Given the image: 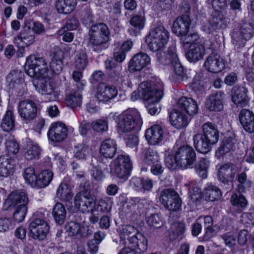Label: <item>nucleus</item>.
<instances>
[{"mask_svg":"<svg viewBox=\"0 0 254 254\" xmlns=\"http://www.w3.org/2000/svg\"><path fill=\"white\" fill-rule=\"evenodd\" d=\"M13 215V220L17 223L22 222L24 219L26 214L27 213V206H17L15 207Z\"/></svg>","mask_w":254,"mask_h":254,"instance_id":"nucleus-59","label":"nucleus"},{"mask_svg":"<svg viewBox=\"0 0 254 254\" xmlns=\"http://www.w3.org/2000/svg\"><path fill=\"white\" fill-rule=\"evenodd\" d=\"M109 75L110 79L114 82L119 84H123L127 79L126 77V72L123 70L122 65L119 64L116 65L114 68H112L109 71Z\"/></svg>","mask_w":254,"mask_h":254,"instance_id":"nucleus-33","label":"nucleus"},{"mask_svg":"<svg viewBox=\"0 0 254 254\" xmlns=\"http://www.w3.org/2000/svg\"><path fill=\"white\" fill-rule=\"evenodd\" d=\"M221 196L220 190L215 186L210 185L205 189L204 197L207 200L213 201L220 198Z\"/></svg>","mask_w":254,"mask_h":254,"instance_id":"nucleus-41","label":"nucleus"},{"mask_svg":"<svg viewBox=\"0 0 254 254\" xmlns=\"http://www.w3.org/2000/svg\"><path fill=\"white\" fill-rule=\"evenodd\" d=\"M117 144L114 139L108 138L103 141L100 147V153L105 158H112L116 153Z\"/></svg>","mask_w":254,"mask_h":254,"instance_id":"nucleus-27","label":"nucleus"},{"mask_svg":"<svg viewBox=\"0 0 254 254\" xmlns=\"http://www.w3.org/2000/svg\"><path fill=\"white\" fill-rule=\"evenodd\" d=\"M231 200L233 204L241 207H244L247 204V201L245 196L242 194H233Z\"/></svg>","mask_w":254,"mask_h":254,"instance_id":"nucleus-62","label":"nucleus"},{"mask_svg":"<svg viewBox=\"0 0 254 254\" xmlns=\"http://www.w3.org/2000/svg\"><path fill=\"white\" fill-rule=\"evenodd\" d=\"M191 20L188 14H183L173 23V31L177 35L187 34L189 31Z\"/></svg>","mask_w":254,"mask_h":254,"instance_id":"nucleus-18","label":"nucleus"},{"mask_svg":"<svg viewBox=\"0 0 254 254\" xmlns=\"http://www.w3.org/2000/svg\"><path fill=\"white\" fill-rule=\"evenodd\" d=\"M129 22L132 26L140 30L144 27L145 19L142 16L136 15L131 18Z\"/></svg>","mask_w":254,"mask_h":254,"instance_id":"nucleus-63","label":"nucleus"},{"mask_svg":"<svg viewBox=\"0 0 254 254\" xmlns=\"http://www.w3.org/2000/svg\"><path fill=\"white\" fill-rule=\"evenodd\" d=\"M57 196L61 200L68 201L71 199V189L66 183H61L57 190Z\"/></svg>","mask_w":254,"mask_h":254,"instance_id":"nucleus-39","label":"nucleus"},{"mask_svg":"<svg viewBox=\"0 0 254 254\" xmlns=\"http://www.w3.org/2000/svg\"><path fill=\"white\" fill-rule=\"evenodd\" d=\"M91 126L95 131L102 132L108 130L107 121L104 119H98L91 123Z\"/></svg>","mask_w":254,"mask_h":254,"instance_id":"nucleus-55","label":"nucleus"},{"mask_svg":"<svg viewBox=\"0 0 254 254\" xmlns=\"http://www.w3.org/2000/svg\"><path fill=\"white\" fill-rule=\"evenodd\" d=\"M209 166V161L206 158H201L195 165V170L197 174L203 178L207 177V169Z\"/></svg>","mask_w":254,"mask_h":254,"instance_id":"nucleus-47","label":"nucleus"},{"mask_svg":"<svg viewBox=\"0 0 254 254\" xmlns=\"http://www.w3.org/2000/svg\"><path fill=\"white\" fill-rule=\"evenodd\" d=\"M66 231L70 236L79 235L81 237H86L91 232H88V227L81 226L80 224L75 221H71L66 226Z\"/></svg>","mask_w":254,"mask_h":254,"instance_id":"nucleus-32","label":"nucleus"},{"mask_svg":"<svg viewBox=\"0 0 254 254\" xmlns=\"http://www.w3.org/2000/svg\"><path fill=\"white\" fill-rule=\"evenodd\" d=\"M24 74L22 72L17 70L12 71L7 76V81L9 84L14 85L15 83H20L24 81Z\"/></svg>","mask_w":254,"mask_h":254,"instance_id":"nucleus-54","label":"nucleus"},{"mask_svg":"<svg viewBox=\"0 0 254 254\" xmlns=\"http://www.w3.org/2000/svg\"><path fill=\"white\" fill-rule=\"evenodd\" d=\"M236 143V139L233 136H226L223 140L216 154L219 157L232 150Z\"/></svg>","mask_w":254,"mask_h":254,"instance_id":"nucleus-35","label":"nucleus"},{"mask_svg":"<svg viewBox=\"0 0 254 254\" xmlns=\"http://www.w3.org/2000/svg\"><path fill=\"white\" fill-rule=\"evenodd\" d=\"M164 162L166 166L170 170H174L178 165V163L176 161V153L174 155L170 154L169 151H167L165 153Z\"/></svg>","mask_w":254,"mask_h":254,"instance_id":"nucleus-60","label":"nucleus"},{"mask_svg":"<svg viewBox=\"0 0 254 254\" xmlns=\"http://www.w3.org/2000/svg\"><path fill=\"white\" fill-rule=\"evenodd\" d=\"M177 106L190 116H193L197 113V104L191 98L181 97L178 101Z\"/></svg>","mask_w":254,"mask_h":254,"instance_id":"nucleus-24","label":"nucleus"},{"mask_svg":"<svg viewBox=\"0 0 254 254\" xmlns=\"http://www.w3.org/2000/svg\"><path fill=\"white\" fill-rule=\"evenodd\" d=\"M170 121L172 126L177 128L185 127L188 124L187 117L180 111L174 110L170 114Z\"/></svg>","mask_w":254,"mask_h":254,"instance_id":"nucleus-29","label":"nucleus"},{"mask_svg":"<svg viewBox=\"0 0 254 254\" xmlns=\"http://www.w3.org/2000/svg\"><path fill=\"white\" fill-rule=\"evenodd\" d=\"M233 91L234 93L232 96V101L238 106H246L248 102L246 89L243 86H235Z\"/></svg>","mask_w":254,"mask_h":254,"instance_id":"nucleus-28","label":"nucleus"},{"mask_svg":"<svg viewBox=\"0 0 254 254\" xmlns=\"http://www.w3.org/2000/svg\"><path fill=\"white\" fill-rule=\"evenodd\" d=\"M129 246L132 249L137 248L143 252L147 249V241L142 233L137 232L134 237H133Z\"/></svg>","mask_w":254,"mask_h":254,"instance_id":"nucleus-36","label":"nucleus"},{"mask_svg":"<svg viewBox=\"0 0 254 254\" xmlns=\"http://www.w3.org/2000/svg\"><path fill=\"white\" fill-rule=\"evenodd\" d=\"M159 160V156L157 152L149 149L145 153L143 162L146 165H150L158 163Z\"/></svg>","mask_w":254,"mask_h":254,"instance_id":"nucleus-51","label":"nucleus"},{"mask_svg":"<svg viewBox=\"0 0 254 254\" xmlns=\"http://www.w3.org/2000/svg\"><path fill=\"white\" fill-rule=\"evenodd\" d=\"M144 200L138 197H130L127 199L125 204V208L127 213L136 212L139 209H141L143 206Z\"/></svg>","mask_w":254,"mask_h":254,"instance_id":"nucleus-38","label":"nucleus"},{"mask_svg":"<svg viewBox=\"0 0 254 254\" xmlns=\"http://www.w3.org/2000/svg\"><path fill=\"white\" fill-rule=\"evenodd\" d=\"M89 147L81 144L76 147L74 157L78 159H84L89 154Z\"/></svg>","mask_w":254,"mask_h":254,"instance_id":"nucleus-64","label":"nucleus"},{"mask_svg":"<svg viewBox=\"0 0 254 254\" xmlns=\"http://www.w3.org/2000/svg\"><path fill=\"white\" fill-rule=\"evenodd\" d=\"M204 65L208 71L213 73H218L224 68V60L217 54L211 55L207 58Z\"/></svg>","mask_w":254,"mask_h":254,"instance_id":"nucleus-19","label":"nucleus"},{"mask_svg":"<svg viewBox=\"0 0 254 254\" xmlns=\"http://www.w3.org/2000/svg\"><path fill=\"white\" fill-rule=\"evenodd\" d=\"M29 229L33 239L41 241L46 238L49 230V226L44 219L43 214L36 212L33 215Z\"/></svg>","mask_w":254,"mask_h":254,"instance_id":"nucleus-6","label":"nucleus"},{"mask_svg":"<svg viewBox=\"0 0 254 254\" xmlns=\"http://www.w3.org/2000/svg\"><path fill=\"white\" fill-rule=\"evenodd\" d=\"M232 41L238 48L245 46L248 39L242 35L239 29L234 30L231 33Z\"/></svg>","mask_w":254,"mask_h":254,"instance_id":"nucleus-48","label":"nucleus"},{"mask_svg":"<svg viewBox=\"0 0 254 254\" xmlns=\"http://www.w3.org/2000/svg\"><path fill=\"white\" fill-rule=\"evenodd\" d=\"M163 96L162 83L159 80L157 84L153 81L141 83L138 88V92L134 91L131 99L135 101L141 98L149 104L158 103Z\"/></svg>","mask_w":254,"mask_h":254,"instance_id":"nucleus-1","label":"nucleus"},{"mask_svg":"<svg viewBox=\"0 0 254 254\" xmlns=\"http://www.w3.org/2000/svg\"><path fill=\"white\" fill-rule=\"evenodd\" d=\"M88 64V59L86 53L84 51L78 52L75 57L74 66L78 69H84Z\"/></svg>","mask_w":254,"mask_h":254,"instance_id":"nucleus-45","label":"nucleus"},{"mask_svg":"<svg viewBox=\"0 0 254 254\" xmlns=\"http://www.w3.org/2000/svg\"><path fill=\"white\" fill-rule=\"evenodd\" d=\"M74 204L75 207L83 213L92 212L94 211L95 201L90 191L84 190L75 195Z\"/></svg>","mask_w":254,"mask_h":254,"instance_id":"nucleus-9","label":"nucleus"},{"mask_svg":"<svg viewBox=\"0 0 254 254\" xmlns=\"http://www.w3.org/2000/svg\"><path fill=\"white\" fill-rule=\"evenodd\" d=\"M159 200L166 209L170 211L178 210L182 204L179 194L171 189H165L161 191Z\"/></svg>","mask_w":254,"mask_h":254,"instance_id":"nucleus-8","label":"nucleus"},{"mask_svg":"<svg viewBox=\"0 0 254 254\" xmlns=\"http://www.w3.org/2000/svg\"><path fill=\"white\" fill-rule=\"evenodd\" d=\"M148 225L155 228H160L163 225V222L157 214H153L146 218Z\"/></svg>","mask_w":254,"mask_h":254,"instance_id":"nucleus-58","label":"nucleus"},{"mask_svg":"<svg viewBox=\"0 0 254 254\" xmlns=\"http://www.w3.org/2000/svg\"><path fill=\"white\" fill-rule=\"evenodd\" d=\"M238 171L236 166L231 163L222 165L219 169L217 177L219 180L224 184L232 182Z\"/></svg>","mask_w":254,"mask_h":254,"instance_id":"nucleus-12","label":"nucleus"},{"mask_svg":"<svg viewBox=\"0 0 254 254\" xmlns=\"http://www.w3.org/2000/svg\"><path fill=\"white\" fill-rule=\"evenodd\" d=\"M195 159V152L192 147L189 145L181 146L176 152V161L180 167H190Z\"/></svg>","mask_w":254,"mask_h":254,"instance_id":"nucleus-7","label":"nucleus"},{"mask_svg":"<svg viewBox=\"0 0 254 254\" xmlns=\"http://www.w3.org/2000/svg\"><path fill=\"white\" fill-rule=\"evenodd\" d=\"M6 154L4 155L11 156L14 159L17 153L19 152V145L14 140H8L5 142Z\"/></svg>","mask_w":254,"mask_h":254,"instance_id":"nucleus-49","label":"nucleus"},{"mask_svg":"<svg viewBox=\"0 0 254 254\" xmlns=\"http://www.w3.org/2000/svg\"><path fill=\"white\" fill-rule=\"evenodd\" d=\"M47 69V63L43 57L32 55L27 58L25 70L29 76L38 79L43 78Z\"/></svg>","mask_w":254,"mask_h":254,"instance_id":"nucleus-5","label":"nucleus"},{"mask_svg":"<svg viewBox=\"0 0 254 254\" xmlns=\"http://www.w3.org/2000/svg\"><path fill=\"white\" fill-rule=\"evenodd\" d=\"M14 127V118L11 111H6L4 115L1 125V127L5 131H10Z\"/></svg>","mask_w":254,"mask_h":254,"instance_id":"nucleus-43","label":"nucleus"},{"mask_svg":"<svg viewBox=\"0 0 254 254\" xmlns=\"http://www.w3.org/2000/svg\"><path fill=\"white\" fill-rule=\"evenodd\" d=\"M62 57L55 54L50 63V69L55 74L59 75L63 71L64 64Z\"/></svg>","mask_w":254,"mask_h":254,"instance_id":"nucleus-42","label":"nucleus"},{"mask_svg":"<svg viewBox=\"0 0 254 254\" xmlns=\"http://www.w3.org/2000/svg\"><path fill=\"white\" fill-rule=\"evenodd\" d=\"M52 214L56 222L62 225L65 219L66 211L63 204L58 202L53 209Z\"/></svg>","mask_w":254,"mask_h":254,"instance_id":"nucleus-37","label":"nucleus"},{"mask_svg":"<svg viewBox=\"0 0 254 254\" xmlns=\"http://www.w3.org/2000/svg\"><path fill=\"white\" fill-rule=\"evenodd\" d=\"M142 124L140 114L135 109L127 110L118 117V127L122 132L138 130Z\"/></svg>","mask_w":254,"mask_h":254,"instance_id":"nucleus-3","label":"nucleus"},{"mask_svg":"<svg viewBox=\"0 0 254 254\" xmlns=\"http://www.w3.org/2000/svg\"><path fill=\"white\" fill-rule=\"evenodd\" d=\"M239 119L244 129L249 132H254V114L250 110L243 109L239 114Z\"/></svg>","mask_w":254,"mask_h":254,"instance_id":"nucleus-25","label":"nucleus"},{"mask_svg":"<svg viewBox=\"0 0 254 254\" xmlns=\"http://www.w3.org/2000/svg\"><path fill=\"white\" fill-rule=\"evenodd\" d=\"M205 54V48L200 44L193 43L190 44L189 50L186 54L188 61L195 63L202 59Z\"/></svg>","mask_w":254,"mask_h":254,"instance_id":"nucleus-23","label":"nucleus"},{"mask_svg":"<svg viewBox=\"0 0 254 254\" xmlns=\"http://www.w3.org/2000/svg\"><path fill=\"white\" fill-rule=\"evenodd\" d=\"M193 140L194 146L197 151L205 154L211 150L212 144L205 140L202 134L194 135Z\"/></svg>","mask_w":254,"mask_h":254,"instance_id":"nucleus-30","label":"nucleus"},{"mask_svg":"<svg viewBox=\"0 0 254 254\" xmlns=\"http://www.w3.org/2000/svg\"><path fill=\"white\" fill-rule=\"evenodd\" d=\"M67 105L71 108L80 106L82 99L80 92L76 91L73 93L69 94L65 98Z\"/></svg>","mask_w":254,"mask_h":254,"instance_id":"nucleus-44","label":"nucleus"},{"mask_svg":"<svg viewBox=\"0 0 254 254\" xmlns=\"http://www.w3.org/2000/svg\"><path fill=\"white\" fill-rule=\"evenodd\" d=\"M35 36L29 27L24 28L14 39V43L18 47H28L35 41Z\"/></svg>","mask_w":254,"mask_h":254,"instance_id":"nucleus-22","label":"nucleus"},{"mask_svg":"<svg viewBox=\"0 0 254 254\" xmlns=\"http://www.w3.org/2000/svg\"><path fill=\"white\" fill-rule=\"evenodd\" d=\"M118 94V91L113 85L101 84L98 86L96 97L100 102H107L114 98Z\"/></svg>","mask_w":254,"mask_h":254,"instance_id":"nucleus-21","label":"nucleus"},{"mask_svg":"<svg viewBox=\"0 0 254 254\" xmlns=\"http://www.w3.org/2000/svg\"><path fill=\"white\" fill-rule=\"evenodd\" d=\"M136 229L131 225H126L123 227L120 238L123 242V244H126V240H127L129 242V245L131 242L133 237H134L137 233Z\"/></svg>","mask_w":254,"mask_h":254,"instance_id":"nucleus-40","label":"nucleus"},{"mask_svg":"<svg viewBox=\"0 0 254 254\" xmlns=\"http://www.w3.org/2000/svg\"><path fill=\"white\" fill-rule=\"evenodd\" d=\"M227 26V21L223 15L215 11L209 20L208 28L209 32H219L226 29Z\"/></svg>","mask_w":254,"mask_h":254,"instance_id":"nucleus-20","label":"nucleus"},{"mask_svg":"<svg viewBox=\"0 0 254 254\" xmlns=\"http://www.w3.org/2000/svg\"><path fill=\"white\" fill-rule=\"evenodd\" d=\"M172 233L170 234V238L175 240L184 234L185 231V225L181 222L174 223L171 227Z\"/></svg>","mask_w":254,"mask_h":254,"instance_id":"nucleus-52","label":"nucleus"},{"mask_svg":"<svg viewBox=\"0 0 254 254\" xmlns=\"http://www.w3.org/2000/svg\"><path fill=\"white\" fill-rule=\"evenodd\" d=\"M41 152L40 147L36 144L29 143L25 153V157L27 160L38 158Z\"/></svg>","mask_w":254,"mask_h":254,"instance_id":"nucleus-46","label":"nucleus"},{"mask_svg":"<svg viewBox=\"0 0 254 254\" xmlns=\"http://www.w3.org/2000/svg\"><path fill=\"white\" fill-rule=\"evenodd\" d=\"M23 177L27 184L32 187H35V183L37 176L35 175V170L33 167H29L25 169Z\"/></svg>","mask_w":254,"mask_h":254,"instance_id":"nucleus-50","label":"nucleus"},{"mask_svg":"<svg viewBox=\"0 0 254 254\" xmlns=\"http://www.w3.org/2000/svg\"><path fill=\"white\" fill-rule=\"evenodd\" d=\"M76 5V0H57L55 3L59 13L67 14L72 12Z\"/></svg>","mask_w":254,"mask_h":254,"instance_id":"nucleus-31","label":"nucleus"},{"mask_svg":"<svg viewBox=\"0 0 254 254\" xmlns=\"http://www.w3.org/2000/svg\"><path fill=\"white\" fill-rule=\"evenodd\" d=\"M203 136L208 142L213 145L219 139V132L216 126L210 122L205 123L202 126Z\"/></svg>","mask_w":254,"mask_h":254,"instance_id":"nucleus-26","label":"nucleus"},{"mask_svg":"<svg viewBox=\"0 0 254 254\" xmlns=\"http://www.w3.org/2000/svg\"><path fill=\"white\" fill-rule=\"evenodd\" d=\"M18 112L22 121L28 124L37 116V105L32 100L22 101L18 105Z\"/></svg>","mask_w":254,"mask_h":254,"instance_id":"nucleus-10","label":"nucleus"},{"mask_svg":"<svg viewBox=\"0 0 254 254\" xmlns=\"http://www.w3.org/2000/svg\"><path fill=\"white\" fill-rule=\"evenodd\" d=\"M150 63L149 56L144 53L135 54L130 60L128 64V70L130 72L140 71Z\"/></svg>","mask_w":254,"mask_h":254,"instance_id":"nucleus-13","label":"nucleus"},{"mask_svg":"<svg viewBox=\"0 0 254 254\" xmlns=\"http://www.w3.org/2000/svg\"><path fill=\"white\" fill-rule=\"evenodd\" d=\"M127 166L122 167L118 164H115V173L119 178L124 180L128 178L132 168Z\"/></svg>","mask_w":254,"mask_h":254,"instance_id":"nucleus-56","label":"nucleus"},{"mask_svg":"<svg viewBox=\"0 0 254 254\" xmlns=\"http://www.w3.org/2000/svg\"><path fill=\"white\" fill-rule=\"evenodd\" d=\"M89 43L95 51L100 52L105 48L109 40L110 31L107 25L104 23L93 25L89 30Z\"/></svg>","mask_w":254,"mask_h":254,"instance_id":"nucleus-2","label":"nucleus"},{"mask_svg":"<svg viewBox=\"0 0 254 254\" xmlns=\"http://www.w3.org/2000/svg\"><path fill=\"white\" fill-rule=\"evenodd\" d=\"M169 33L163 26H158L150 30L146 38L149 49L152 51L162 50L167 44Z\"/></svg>","mask_w":254,"mask_h":254,"instance_id":"nucleus-4","label":"nucleus"},{"mask_svg":"<svg viewBox=\"0 0 254 254\" xmlns=\"http://www.w3.org/2000/svg\"><path fill=\"white\" fill-rule=\"evenodd\" d=\"M145 136L149 144H158L163 139V129L160 125H153L146 130Z\"/></svg>","mask_w":254,"mask_h":254,"instance_id":"nucleus-15","label":"nucleus"},{"mask_svg":"<svg viewBox=\"0 0 254 254\" xmlns=\"http://www.w3.org/2000/svg\"><path fill=\"white\" fill-rule=\"evenodd\" d=\"M239 30L248 40L251 39L254 35V29L253 24L249 22H243L239 29Z\"/></svg>","mask_w":254,"mask_h":254,"instance_id":"nucleus-53","label":"nucleus"},{"mask_svg":"<svg viewBox=\"0 0 254 254\" xmlns=\"http://www.w3.org/2000/svg\"><path fill=\"white\" fill-rule=\"evenodd\" d=\"M15 160L9 155L0 157V176L7 177L12 175L15 167Z\"/></svg>","mask_w":254,"mask_h":254,"instance_id":"nucleus-17","label":"nucleus"},{"mask_svg":"<svg viewBox=\"0 0 254 254\" xmlns=\"http://www.w3.org/2000/svg\"><path fill=\"white\" fill-rule=\"evenodd\" d=\"M53 177V173L50 170L42 171L37 176L35 183V187L43 188L47 187L51 182Z\"/></svg>","mask_w":254,"mask_h":254,"instance_id":"nucleus-34","label":"nucleus"},{"mask_svg":"<svg viewBox=\"0 0 254 254\" xmlns=\"http://www.w3.org/2000/svg\"><path fill=\"white\" fill-rule=\"evenodd\" d=\"M67 128L62 122H58L52 124L49 129L48 136L53 142H61L64 140L67 135Z\"/></svg>","mask_w":254,"mask_h":254,"instance_id":"nucleus-11","label":"nucleus"},{"mask_svg":"<svg viewBox=\"0 0 254 254\" xmlns=\"http://www.w3.org/2000/svg\"><path fill=\"white\" fill-rule=\"evenodd\" d=\"M28 198L26 193L21 191L16 190L11 192L5 201L8 207L27 206Z\"/></svg>","mask_w":254,"mask_h":254,"instance_id":"nucleus-16","label":"nucleus"},{"mask_svg":"<svg viewBox=\"0 0 254 254\" xmlns=\"http://www.w3.org/2000/svg\"><path fill=\"white\" fill-rule=\"evenodd\" d=\"M239 184L237 187L238 191L239 193H243L245 191L246 188H250L251 186V183L247 182V175L245 173H242L238 176Z\"/></svg>","mask_w":254,"mask_h":254,"instance_id":"nucleus-57","label":"nucleus"},{"mask_svg":"<svg viewBox=\"0 0 254 254\" xmlns=\"http://www.w3.org/2000/svg\"><path fill=\"white\" fill-rule=\"evenodd\" d=\"M225 95L223 92L219 91L212 93L207 99L205 106L211 111H220L223 108V100Z\"/></svg>","mask_w":254,"mask_h":254,"instance_id":"nucleus-14","label":"nucleus"},{"mask_svg":"<svg viewBox=\"0 0 254 254\" xmlns=\"http://www.w3.org/2000/svg\"><path fill=\"white\" fill-rule=\"evenodd\" d=\"M180 43L182 46L184 47L186 45L192 44L193 42L197 41L199 38L198 34L196 33H191L189 35L185 34L181 35Z\"/></svg>","mask_w":254,"mask_h":254,"instance_id":"nucleus-61","label":"nucleus"}]
</instances>
